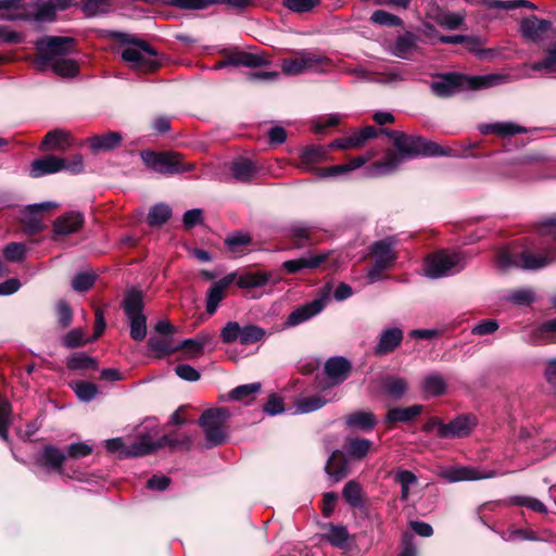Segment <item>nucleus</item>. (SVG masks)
Masks as SVG:
<instances>
[{"mask_svg": "<svg viewBox=\"0 0 556 556\" xmlns=\"http://www.w3.org/2000/svg\"><path fill=\"white\" fill-rule=\"evenodd\" d=\"M97 280V275L93 273L81 271L78 273L72 280V288L77 292H86L90 290Z\"/></svg>", "mask_w": 556, "mask_h": 556, "instance_id": "obj_56", "label": "nucleus"}, {"mask_svg": "<svg viewBox=\"0 0 556 556\" xmlns=\"http://www.w3.org/2000/svg\"><path fill=\"white\" fill-rule=\"evenodd\" d=\"M328 151L329 149L323 146L313 144L305 147L300 154L302 166L306 170L315 172L316 167H314L313 165L326 161L328 157Z\"/></svg>", "mask_w": 556, "mask_h": 556, "instance_id": "obj_32", "label": "nucleus"}, {"mask_svg": "<svg viewBox=\"0 0 556 556\" xmlns=\"http://www.w3.org/2000/svg\"><path fill=\"white\" fill-rule=\"evenodd\" d=\"M328 531L323 534L325 541L329 542L332 546L348 551L351 548L353 540L346 527L334 523H327L324 526Z\"/></svg>", "mask_w": 556, "mask_h": 556, "instance_id": "obj_25", "label": "nucleus"}, {"mask_svg": "<svg viewBox=\"0 0 556 556\" xmlns=\"http://www.w3.org/2000/svg\"><path fill=\"white\" fill-rule=\"evenodd\" d=\"M477 424L478 420L473 414H460L440 428L439 438H466L470 434Z\"/></svg>", "mask_w": 556, "mask_h": 556, "instance_id": "obj_12", "label": "nucleus"}, {"mask_svg": "<svg viewBox=\"0 0 556 556\" xmlns=\"http://www.w3.org/2000/svg\"><path fill=\"white\" fill-rule=\"evenodd\" d=\"M292 53L294 55H301V63L303 64L304 72H326L332 66V62L329 58L307 49L292 51Z\"/></svg>", "mask_w": 556, "mask_h": 556, "instance_id": "obj_26", "label": "nucleus"}, {"mask_svg": "<svg viewBox=\"0 0 556 556\" xmlns=\"http://www.w3.org/2000/svg\"><path fill=\"white\" fill-rule=\"evenodd\" d=\"M114 0H84L83 11L88 16H94L97 14H103L109 12L113 5Z\"/></svg>", "mask_w": 556, "mask_h": 556, "instance_id": "obj_54", "label": "nucleus"}, {"mask_svg": "<svg viewBox=\"0 0 556 556\" xmlns=\"http://www.w3.org/2000/svg\"><path fill=\"white\" fill-rule=\"evenodd\" d=\"M262 384L260 382H253L249 384H241L233 388L228 397L232 401H245L249 404L254 399V395L261 391Z\"/></svg>", "mask_w": 556, "mask_h": 556, "instance_id": "obj_43", "label": "nucleus"}, {"mask_svg": "<svg viewBox=\"0 0 556 556\" xmlns=\"http://www.w3.org/2000/svg\"><path fill=\"white\" fill-rule=\"evenodd\" d=\"M266 332L265 330L256 325H245L241 327L240 340L242 345H251L263 340Z\"/></svg>", "mask_w": 556, "mask_h": 556, "instance_id": "obj_51", "label": "nucleus"}, {"mask_svg": "<svg viewBox=\"0 0 556 556\" xmlns=\"http://www.w3.org/2000/svg\"><path fill=\"white\" fill-rule=\"evenodd\" d=\"M93 448L85 442H76L66 446V458L80 459L91 455Z\"/></svg>", "mask_w": 556, "mask_h": 556, "instance_id": "obj_60", "label": "nucleus"}, {"mask_svg": "<svg viewBox=\"0 0 556 556\" xmlns=\"http://www.w3.org/2000/svg\"><path fill=\"white\" fill-rule=\"evenodd\" d=\"M313 227L291 225L288 229V239L294 249H302L308 245H313L315 243L313 240Z\"/></svg>", "mask_w": 556, "mask_h": 556, "instance_id": "obj_33", "label": "nucleus"}, {"mask_svg": "<svg viewBox=\"0 0 556 556\" xmlns=\"http://www.w3.org/2000/svg\"><path fill=\"white\" fill-rule=\"evenodd\" d=\"M64 157L47 154L42 157L35 159L30 165V176L34 178L45 175L55 174L62 170Z\"/></svg>", "mask_w": 556, "mask_h": 556, "instance_id": "obj_20", "label": "nucleus"}, {"mask_svg": "<svg viewBox=\"0 0 556 556\" xmlns=\"http://www.w3.org/2000/svg\"><path fill=\"white\" fill-rule=\"evenodd\" d=\"M370 21L375 24L388 27H397L403 25V20L400 16L384 10L375 11L370 16Z\"/></svg>", "mask_w": 556, "mask_h": 556, "instance_id": "obj_53", "label": "nucleus"}, {"mask_svg": "<svg viewBox=\"0 0 556 556\" xmlns=\"http://www.w3.org/2000/svg\"><path fill=\"white\" fill-rule=\"evenodd\" d=\"M237 273H231L212 283L206 293V313L213 315L226 296V291L236 280Z\"/></svg>", "mask_w": 556, "mask_h": 556, "instance_id": "obj_17", "label": "nucleus"}, {"mask_svg": "<svg viewBox=\"0 0 556 556\" xmlns=\"http://www.w3.org/2000/svg\"><path fill=\"white\" fill-rule=\"evenodd\" d=\"M372 446V442L365 438H349L343 448L346 455L353 460L365 458Z\"/></svg>", "mask_w": 556, "mask_h": 556, "instance_id": "obj_35", "label": "nucleus"}, {"mask_svg": "<svg viewBox=\"0 0 556 556\" xmlns=\"http://www.w3.org/2000/svg\"><path fill=\"white\" fill-rule=\"evenodd\" d=\"M153 453L152 441L148 435L139 437L127 447V452L124 453V457H140L150 455Z\"/></svg>", "mask_w": 556, "mask_h": 556, "instance_id": "obj_46", "label": "nucleus"}, {"mask_svg": "<svg viewBox=\"0 0 556 556\" xmlns=\"http://www.w3.org/2000/svg\"><path fill=\"white\" fill-rule=\"evenodd\" d=\"M141 160L146 166L162 175L181 174L193 168V165L182 162L180 153L174 151L144 150L141 152Z\"/></svg>", "mask_w": 556, "mask_h": 556, "instance_id": "obj_10", "label": "nucleus"}, {"mask_svg": "<svg viewBox=\"0 0 556 556\" xmlns=\"http://www.w3.org/2000/svg\"><path fill=\"white\" fill-rule=\"evenodd\" d=\"M536 231L541 237H549L551 240H544L541 253H534L533 250L522 244V250L514 249L515 242L510 248L501 250L496 255L497 266L502 269L511 267L525 270H539L556 261V215L548 216L536 223Z\"/></svg>", "mask_w": 556, "mask_h": 556, "instance_id": "obj_2", "label": "nucleus"}, {"mask_svg": "<svg viewBox=\"0 0 556 556\" xmlns=\"http://www.w3.org/2000/svg\"><path fill=\"white\" fill-rule=\"evenodd\" d=\"M379 132L384 134L392 140L396 151L387 150L386 155L372 164L377 169L387 168L388 170H394L402 161L418 156L453 155L450 148H442L437 142L430 141L422 136H409L400 130L388 128L378 130L375 126H365L355 132V137L359 147H363L367 140L376 138Z\"/></svg>", "mask_w": 556, "mask_h": 556, "instance_id": "obj_1", "label": "nucleus"}, {"mask_svg": "<svg viewBox=\"0 0 556 556\" xmlns=\"http://www.w3.org/2000/svg\"><path fill=\"white\" fill-rule=\"evenodd\" d=\"M352 369L351 363L342 357L334 356L325 363V374L334 384L341 383L348 379Z\"/></svg>", "mask_w": 556, "mask_h": 556, "instance_id": "obj_24", "label": "nucleus"}, {"mask_svg": "<svg viewBox=\"0 0 556 556\" xmlns=\"http://www.w3.org/2000/svg\"><path fill=\"white\" fill-rule=\"evenodd\" d=\"M463 256L460 253L448 254L440 250L426 260L425 270L426 275L430 278H441L451 274L453 268L459 266Z\"/></svg>", "mask_w": 556, "mask_h": 556, "instance_id": "obj_11", "label": "nucleus"}, {"mask_svg": "<svg viewBox=\"0 0 556 556\" xmlns=\"http://www.w3.org/2000/svg\"><path fill=\"white\" fill-rule=\"evenodd\" d=\"M443 477L450 482L477 480L480 478L475 470L462 467L444 471Z\"/></svg>", "mask_w": 556, "mask_h": 556, "instance_id": "obj_57", "label": "nucleus"}, {"mask_svg": "<svg viewBox=\"0 0 556 556\" xmlns=\"http://www.w3.org/2000/svg\"><path fill=\"white\" fill-rule=\"evenodd\" d=\"M231 56L233 66L256 68L270 64V60L265 54L251 53L237 48L231 49Z\"/></svg>", "mask_w": 556, "mask_h": 556, "instance_id": "obj_31", "label": "nucleus"}, {"mask_svg": "<svg viewBox=\"0 0 556 556\" xmlns=\"http://www.w3.org/2000/svg\"><path fill=\"white\" fill-rule=\"evenodd\" d=\"M71 146V135L62 129H54L47 132L40 142V150L64 152Z\"/></svg>", "mask_w": 556, "mask_h": 556, "instance_id": "obj_28", "label": "nucleus"}, {"mask_svg": "<svg viewBox=\"0 0 556 556\" xmlns=\"http://www.w3.org/2000/svg\"><path fill=\"white\" fill-rule=\"evenodd\" d=\"M404 332L399 327H390L382 330L378 337V341L374 346L376 356H386L394 352L403 342Z\"/></svg>", "mask_w": 556, "mask_h": 556, "instance_id": "obj_16", "label": "nucleus"}, {"mask_svg": "<svg viewBox=\"0 0 556 556\" xmlns=\"http://www.w3.org/2000/svg\"><path fill=\"white\" fill-rule=\"evenodd\" d=\"M88 340L85 339V334L81 328H74L68 331L62 340L63 346L67 349H76L84 346Z\"/></svg>", "mask_w": 556, "mask_h": 556, "instance_id": "obj_59", "label": "nucleus"}, {"mask_svg": "<svg viewBox=\"0 0 556 556\" xmlns=\"http://www.w3.org/2000/svg\"><path fill=\"white\" fill-rule=\"evenodd\" d=\"M271 275L268 271H244L236 276V283L241 289H253L265 286Z\"/></svg>", "mask_w": 556, "mask_h": 556, "instance_id": "obj_36", "label": "nucleus"}, {"mask_svg": "<svg viewBox=\"0 0 556 556\" xmlns=\"http://www.w3.org/2000/svg\"><path fill=\"white\" fill-rule=\"evenodd\" d=\"M440 80L431 84V91L439 98H451L464 90H480L492 85V76H467L458 72L438 74Z\"/></svg>", "mask_w": 556, "mask_h": 556, "instance_id": "obj_6", "label": "nucleus"}, {"mask_svg": "<svg viewBox=\"0 0 556 556\" xmlns=\"http://www.w3.org/2000/svg\"><path fill=\"white\" fill-rule=\"evenodd\" d=\"M109 37L128 47L122 51V59L130 64V67L141 73H153L160 66L157 50L148 41L138 38L136 35L113 30Z\"/></svg>", "mask_w": 556, "mask_h": 556, "instance_id": "obj_4", "label": "nucleus"}, {"mask_svg": "<svg viewBox=\"0 0 556 556\" xmlns=\"http://www.w3.org/2000/svg\"><path fill=\"white\" fill-rule=\"evenodd\" d=\"M553 24L548 20L539 18L536 15H529L520 22L521 35L533 42H538L551 30Z\"/></svg>", "mask_w": 556, "mask_h": 556, "instance_id": "obj_19", "label": "nucleus"}, {"mask_svg": "<svg viewBox=\"0 0 556 556\" xmlns=\"http://www.w3.org/2000/svg\"><path fill=\"white\" fill-rule=\"evenodd\" d=\"M232 177L240 182H250L257 174V165L250 159L239 156L230 165Z\"/></svg>", "mask_w": 556, "mask_h": 556, "instance_id": "obj_29", "label": "nucleus"}, {"mask_svg": "<svg viewBox=\"0 0 556 556\" xmlns=\"http://www.w3.org/2000/svg\"><path fill=\"white\" fill-rule=\"evenodd\" d=\"M76 39L68 36H45L36 40L33 64L36 71L46 72L49 67L60 77L73 78L80 72L79 63L63 56L75 51Z\"/></svg>", "mask_w": 556, "mask_h": 556, "instance_id": "obj_3", "label": "nucleus"}, {"mask_svg": "<svg viewBox=\"0 0 556 556\" xmlns=\"http://www.w3.org/2000/svg\"><path fill=\"white\" fill-rule=\"evenodd\" d=\"M424 391L432 396L443 395L446 391V382L440 374H430L422 381Z\"/></svg>", "mask_w": 556, "mask_h": 556, "instance_id": "obj_47", "label": "nucleus"}, {"mask_svg": "<svg viewBox=\"0 0 556 556\" xmlns=\"http://www.w3.org/2000/svg\"><path fill=\"white\" fill-rule=\"evenodd\" d=\"M177 352L181 351L186 354V358H197L202 356L204 353L201 350V345L197 343L193 338L182 340L177 346Z\"/></svg>", "mask_w": 556, "mask_h": 556, "instance_id": "obj_62", "label": "nucleus"}, {"mask_svg": "<svg viewBox=\"0 0 556 556\" xmlns=\"http://www.w3.org/2000/svg\"><path fill=\"white\" fill-rule=\"evenodd\" d=\"M252 243V237L249 233L237 231L225 239V245L233 254H241Z\"/></svg>", "mask_w": 556, "mask_h": 556, "instance_id": "obj_44", "label": "nucleus"}, {"mask_svg": "<svg viewBox=\"0 0 556 556\" xmlns=\"http://www.w3.org/2000/svg\"><path fill=\"white\" fill-rule=\"evenodd\" d=\"M325 471L337 482L345 478L349 475V467L344 452L333 451L326 463Z\"/></svg>", "mask_w": 556, "mask_h": 556, "instance_id": "obj_30", "label": "nucleus"}, {"mask_svg": "<svg viewBox=\"0 0 556 556\" xmlns=\"http://www.w3.org/2000/svg\"><path fill=\"white\" fill-rule=\"evenodd\" d=\"M326 306V298L320 296L314 299L313 301L305 303L301 306H298L294 311H292L286 321L283 323V328H291L299 326L311 318L318 315Z\"/></svg>", "mask_w": 556, "mask_h": 556, "instance_id": "obj_13", "label": "nucleus"}, {"mask_svg": "<svg viewBox=\"0 0 556 556\" xmlns=\"http://www.w3.org/2000/svg\"><path fill=\"white\" fill-rule=\"evenodd\" d=\"M241 326L237 321H228L220 330V340L225 344H231L240 340Z\"/></svg>", "mask_w": 556, "mask_h": 556, "instance_id": "obj_61", "label": "nucleus"}, {"mask_svg": "<svg viewBox=\"0 0 556 556\" xmlns=\"http://www.w3.org/2000/svg\"><path fill=\"white\" fill-rule=\"evenodd\" d=\"M328 402H329V400L324 399L319 394L304 396L298 401V404H296L298 412H300L302 414L312 413V412H315V410L321 408Z\"/></svg>", "mask_w": 556, "mask_h": 556, "instance_id": "obj_52", "label": "nucleus"}, {"mask_svg": "<svg viewBox=\"0 0 556 556\" xmlns=\"http://www.w3.org/2000/svg\"><path fill=\"white\" fill-rule=\"evenodd\" d=\"M320 3L321 0H282L283 8L299 14L311 12Z\"/></svg>", "mask_w": 556, "mask_h": 556, "instance_id": "obj_55", "label": "nucleus"}, {"mask_svg": "<svg viewBox=\"0 0 556 556\" xmlns=\"http://www.w3.org/2000/svg\"><path fill=\"white\" fill-rule=\"evenodd\" d=\"M0 15L5 21L53 22L56 18L55 5L51 1L26 3L25 0H0Z\"/></svg>", "mask_w": 556, "mask_h": 556, "instance_id": "obj_5", "label": "nucleus"}, {"mask_svg": "<svg viewBox=\"0 0 556 556\" xmlns=\"http://www.w3.org/2000/svg\"><path fill=\"white\" fill-rule=\"evenodd\" d=\"M66 454L52 444L45 445L35 456V464L39 467L62 473Z\"/></svg>", "mask_w": 556, "mask_h": 556, "instance_id": "obj_14", "label": "nucleus"}, {"mask_svg": "<svg viewBox=\"0 0 556 556\" xmlns=\"http://www.w3.org/2000/svg\"><path fill=\"white\" fill-rule=\"evenodd\" d=\"M172 217V208L165 203L153 205L147 216V222L151 227H161Z\"/></svg>", "mask_w": 556, "mask_h": 556, "instance_id": "obj_42", "label": "nucleus"}, {"mask_svg": "<svg viewBox=\"0 0 556 556\" xmlns=\"http://www.w3.org/2000/svg\"><path fill=\"white\" fill-rule=\"evenodd\" d=\"M71 388L74 390L77 397L83 402L92 401L100 392L99 387L89 381L77 380L71 383Z\"/></svg>", "mask_w": 556, "mask_h": 556, "instance_id": "obj_45", "label": "nucleus"}, {"mask_svg": "<svg viewBox=\"0 0 556 556\" xmlns=\"http://www.w3.org/2000/svg\"><path fill=\"white\" fill-rule=\"evenodd\" d=\"M533 71H546L552 73L556 68V47L547 49L543 60L535 62L531 65Z\"/></svg>", "mask_w": 556, "mask_h": 556, "instance_id": "obj_64", "label": "nucleus"}, {"mask_svg": "<svg viewBox=\"0 0 556 556\" xmlns=\"http://www.w3.org/2000/svg\"><path fill=\"white\" fill-rule=\"evenodd\" d=\"M533 336L544 344L556 343V318L545 320L533 330Z\"/></svg>", "mask_w": 556, "mask_h": 556, "instance_id": "obj_49", "label": "nucleus"}, {"mask_svg": "<svg viewBox=\"0 0 556 556\" xmlns=\"http://www.w3.org/2000/svg\"><path fill=\"white\" fill-rule=\"evenodd\" d=\"M11 415V403L5 397L0 396V439L7 443L10 442L9 428L12 424Z\"/></svg>", "mask_w": 556, "mask_h": 556, "instance_id": "obj_48", "label": "nucleus"}, {"mask_svg": "<svg viewBox=\"0 0 556 556\" xmlns=\"http://www.w3.org/2000/svg\"><path fill=\"white\" fill-rule=\"evenodd\" d=\"M479 130L483 135L495 134L501 137H507V136H514L517 134L527 132V129L525 127L516 125L510 122L482 124L479 126Z\"/></svg>", "mask_w": 556, "mask_h": 556, "instance_id": "obj_37", "label": "nucleus"}, {"mask_svg": "<svg viewBox=\"0 0 556 556\" xmlns=\"http://www.w3.org/2000/svg\"><path fill=\"white\" fill-rule=\"evenodd\" d=\"M345 424L353 429L370 431L376 427L377 418L371 412L356 410L346 416Z\"/></svg>", "mask_w": 556, "mask_h": 556, "instance_id": "obj_34", "label": "nucleus"}, {"mask_svg": "<svg viewBox=\"0 0 556 556\" xmlns=\"http://www.w3.org/2000/svg\"><path fill=\"white\" fill-rule=\"evenodd\" d=\"M418 41L419 37L416 34L405 31L396 37L391 47V52L400 59L408 60L412 53L418 49Z\"/></svg>", "mask_w": 556, "mask_h": 556, "instance_id": "obj_27", "label": "nucleus"}, {"mask_svg": "<svg viewBox=\"0 0 556 556\" xmlns=\"http://www.w3.org/2000/svg\"><path fill=\"white\" fill-rule=\"evenodd\" d=\"M66 367L72 371L98 370L99 361L84 352H77L67 357Z\"/></svg>", "mask_w": 556, "mask_h": 556, "instance_id": "obj_38", "label": "nucleus"}, {"mask_svg": "<svg viewBox=\"0 0 556 556\" xmlns=\"http://www.w3.org/2000/svg\"><path fill=\"white\" fill-rule=\"evenodd\" d=\"M122 307L129 319V336L135 341H142L147 336V316L143 314V292L131 288L125 292Z\"/></svg>", "mask_w": 556, "mask_h": 556, "instance_id": "obj_8", "label": "nucleus"}, {"mask_svg": "<svg viewBox=\"0 0 556 556\" xmlns=\"http://www.w3.org/2000/svg\"><path fill=\"white\" fill-rule=\"evenodd\" d=\"M231 414L226 407H213L205 409L198 420L205 434L207 448L220 446L228 441L227 422Z\"/></svg>", "mask_w": 556, "mask_h": 556, "instance_id": "obj_7", "label": "nucleus"}, {"mask_svg": "<svg viewBox=\"0 0 556 556\" xmlns=\"http://www.w3.org/2000/svg\"><path fill=\"white\" fill-rule=\"evenodd\" d=\"M508 300L518 306H529L534 302L535 296L530 289H518L510 293Z\"/></svg>", "mask_w": 556, "mask_h": 556, "instance_id": "obj_63", "label": "nucleus"}, {"mask_svg": "<svg viewBox=\"0 0 556 556\" xmlns=\"http://www.w3.org/2000/svg\"><path fill=\"white\" fill-rule=\"evenodd\" d=\"M395 242L393 237H386L370 244L369 255L372 258V263L367 271L369 282L382 279L383 271L394 265L397 258V253L393 250Z\"/></svg>", "mask_w": 556, "mask_h": 556, "instance_id": "obj_9", "label": "nucleus"}, {"mask_svg": "<svg viewBox=\"0 0 556 556\" xmlns=\"http://www.w3.org/2000/svg\"><path fill=\"white\" fill-rule=\"evenodd\" d=\"M422 412L424 405L421 404H414L408 407H393L387 412L384 422L388 425V427H391L396 422L409 424L415 420Z\"/></svg>", "mask_w": 556, "mask_h": 556, "instance_id": "obj_23", "label": "nucleus"}, {"mask_svg": "<svg viewBox=\"0 0 556 556\" xmlns=\"http://www.w3.org/2000/svg\"><path fill=\"white\" fill-rule=\"evenodd\" d=\"M148 348L154 353L155 358H164L177 352L176 346L172 345V339L164 337H150Z\"/></svg>", "mask_w": 556, "mask_h": 556, "instance_id": "obj_40", "label": "nucleus"}, {"mask_svg": "<svg viewBox=\"0 0 556 556\" xmlns=\"http://www.w3.org/2000/svg\"><path fill=\"white\" fill-rule=\"evenodd\" d=\"M386 394L394 400L402 399L408 390V382L405 378L387 376L382 382Z\"/></svg>", "mask_w": 556, "mask_h": 556, "instance_id": "obj_39", "label": "nucleus"}, {"mask_svg": "<svg viewBox=\"0 0 556 556\" xmlns=\"http://www.w3.org/2000/svg\"><path fill=\"white\" fill-rule=\"evenodd\" d=\"M85 224V216L77 211H70L56 217L53 222V233L58 236H68L79 231Z\"/></svg>", "mask_w": 556, "mask_h": 556, "instance_id": "obj_18", "label": "nucleus"}, {"mask_svg": "<svg viewBox=\"0 0 556 556\" xmlns=\"http://www.w3.org/2000/svg\"><path fill=\"white\" fill-rule=\"evenodd\" d=\"M342 496L353 508H361L364 506L362 486L355 480H350L345 483L342 490Z\"/></svg>", "mask_w": 556, "mask_h": 556, "instance_id": "obj_41", "label": "nucleus"}, {"mask_svg": "<svg viewBox=\"0 0 556 556\" xmlns=\"http://www.w3.org/2000/svg\"><path fill=\"white\" fill-rule=\"evenodd\" d=\"M20 223L23 227V231L27 236H36L41 232L45 228L42 220L37 215L28 212L26 208L23 212Z\"/></svg>", "mask_w": 556, "mask_h": 556, "instance_id": "obj_50", "label": "nucleus"}, {"mask_svg": "<svg viewBox=\"0 0 556 556\" xmlns=\"http://www.w3.org/2000/svg\"><path fill=\"white\" fill-rule=\"evenodd\" d=\"M123 136L118 131H108L101 135H94L87 139V143L92 153L108 152L118 148Z\"/></svg>", "mask_w": 556, "mask_h": 556, "instance_id": "obj_21", "label": "nucleus"}, {"mask_svg": "<svg viewBox=\"0 0 556 556\" xmlns=\"http://www.w3.org/2000/svg\"><path fill=\"white\" fill-rule=\"evenodd\" d=\"M26 255V248L21 242H10L3 249V257L12 263L23 262Z\"/></svg>", "mask_w": 556, "mask_h": 556, "instance_id": "obj_58", "label": "nucleus"}, {"mask_svg": "<svg viewBox=\"0 0 556 556\" xmlns=\"http://www.w3.org/2000/svg\"><path fill=\"white\" fill-rule=\"evenodd\" d=\"M370 160V156L358 155L351 159L348 163L338 164L328 167L315 168V173L320 178L334 177L348 174L354 169L362 167Z\"/></svg>", "mask_w": 556, "mask_h": 556, "instance_id": "obj_22", "label": "nucleus"}, {"mask_svg": "<svg viewBox=\"0 0 556 556\" xmlns=\"http://www.w3.org/2000/svg\"><path fill=\"white\" fill-rule=\"evenodd\" d=\"M330 255V252L313 253L309 252L307 255L285 261L281 264V268L287 274H299L305 269H316L324 264Z\"/></svg>", "mask_w": 556, "mask_h": 556, "instance_id": "obj_15", "label": "nucleus"}]
</instances>
